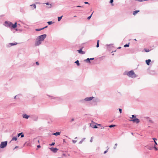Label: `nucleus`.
<instances>
[{"label": "nucleus", "mask_w": 158, "mask_h": 158, "mask_svg": "<svg viewBox=\"0 0 158 158\" xmlns=\"http://www.w3.org/2000/svg\"><path fill=\"white\" fill-rule=\"evenodd\" d=\"M152 139L154 140V142H155V141H156V140H157V139L155 138H153Z\"/></svg>", "instance_id": "nucleus-44"}, {"label": "nucleus", "mask_w": 158, "mask_h": 158, "mask_svg": "<svg viewBox=\"0 0 158 158\" xmlns=\"http://www.w3.org/2000/svg\"><path fill=\"white\" fill-rule=\"evenodd\" d=\"M77 137H75V139H77Z\"/></svg>", "instance_id": "nucleus-60"}, {"label": "nucleus", "mask_w": 158, "mask_h": 158, "mask_svg": "<svg viewBox=\"0 0 158 158\" xmlns=\"http://www.w3.org/2000/svg\"><path fill=\"white\" fill-rule=\"evenodd\" d=\"M150 50L149 49H145V51L146 52H149Z\"/></svg>", "instance_id": "nucleus-40"}, {"label": "nucleus", "mask_w": 158, "mask_h": 158, "mask_svg": "<svg viewBox=\"0 0 158 158\" xmlns=\"http://www.w3.org/2000/svg\"><path fill=\"white\" fill-rule=\"evenodd\" d=\"M89 59H90V60H93L94 59V58H89Z\"/></svg>", "instance_id": "nucleus-46"}, {"label": "nucleus", "mask_w": 158, "mask_h": 158, "mask_svg": "<svg viewBox=\"0 0 158 158\" xmlns=\"http://www.w3.org/2000/svg\"><path fill=\"white\" fill-rule=\"evenodd\" d=\"M17 44V43L15 42L14 43H10L9 44H8L7 46L8 47H10L11 46L15 45Z\"/></svg>", "instance_id": "nucleus-9"}, {"label": "nucleus", "mask_w": 158, "mask_h": 158, "mask_svg": "<svg viewBox=\"0 0 158 158\" xmlns=\"http://www.w3.org/2000/svg\"><path fill=\"white\" fill-rule=\"evenodd\" d=\"M82 48H81L80 49L78 50L77 51H78V52L79 53L82 54H85V52L83 51H82Z\"/></svg>", "instance_id": "nucleus-10"}, {"label": "nucleus", "mask_w": 158, "mask_h": 158, "mask_svg": "<svg viewBox=\"0 0 158 158\" xmlns=\"http://www.w3.org/2000/svg\"><path fill=\"white\" fill-rule=\"evenodd\" d=\"M85 139V138H83L79 142V144H81L83 142L84 140Z\"/></svg>", "instance_id": "nucleus-20"}, {"label": "nucleus", "mask_w": 158, "mask_h": 158, "mask_svg": "<svg viewBox=\"0 0 158 158\" xmlns=\"http://www.w3.org/2000/svg\"><path fill=\"white\" fill-rule=\"evenodd\" d=\"M85 61H86L87 63H90V61L89 58H88L86 59L85 60Z\"/></svg>", "instance_id": "nucleus-19"}, {"label": "nucleus", "mask_w": 158, "mask_h": 158, "mask_svg": "<svg viewBox=\"0 0 158 158\" xmlns=\"http://www.w3.org/2000/svg\"><path fill=\"white\" fill-rule=\"evenodd\" d=\"M113 2H114L113 0H110V3L111 4L112 6L114 5V4H113Z\"/></svg>", "instance_id": "nucleus-27"}, {"label": "nucleus", "mask_w": 158, "mask_h": 158, "mask_svg": "<svg viewBox=\"0 0 158 158\" xmlns=\"http://www.w3.org/2000/svg\"><path fill=\"white\" fill-rule=\"evenodd\" d=\"M75 63H76L77 65L79 66L80 65V63H79V61L78 60H77L75 62Z\"/></svg>", "instance_id": "nucleus-22"}, {"label": "nucleus", "mask_w": 158, "mask_h": 158, "mask_svg": "<svg viewBox=\"0 0 158 158\" xmlns=\"http://www.w3.org/2000/svg\"><path fill=\"white\" fill-rule=\"evenodd\" d=\"M58 158H62L61 157H58Z\"/></svg>", "instance_id": "nucleus-64"}, {"label": "nucleus", "mask_w": 158, "mask_h": 158, "mask_svg": "<svg viewBox=\"0 0 158 158\" xmlns=\"http://www.w3.org/2000/svg\"><path fill=\"white\" fill-rule=\"evenodd\" d=\"M139 10H136L135 11H134L133 12V15H135L136 14H137L139 12Z\"/></svg>", "instance_id": "nucleus-17"}, {"label": "nucleus", "mask_w": 158, "mask_h": 158, "mask_svg": "<svg viewBox=\"0 0 158 158\" xmlns=\"http://www.w3.org/2000/svg\"><path fill=\"white\" fill-rule=\"evenodd\" d=\"M76 16H76V15H75V16H74V17H76Z\"/></svg>", "instance_id": "nucleus-59"}, {"label": "nucleus", "mask_w": 158, "mask_h": 158, "mask_svg": "<svg viewBox=\"0 0 158 158\" xmlns=\"http://www.w3.org/2000/svg\"><path fill=\"white\" fill-rule=\"evenodd\" d=\"M154 143L155 145H157V143L156 141H155Z\"/></svg>", "instance_id": "nucleus-53"}, {"label": "nucleus", "mask_w": 158, "mask_h": 158, "mask_svg": "<svg viewBox=\"0 0 158 158\" xmlns=\"http://www.w3.org/2000/svg\"><path fill=\"white\" fill-rule=\"evenodd\" d=\"M63 141L64 143L65 142V139H63Z\"/></svg>", "instance_id": "nucleus-56"}, {"label": "nucleus", "mask_w": 158, "mask_h": 158, "mask_svg": "<svg viewBox=\"0 0 158 158\" xmlns=\"http://www.w3.org/2000/svg\"><path fill=\"white\" fill-rule=\"evenodd\" d=\"M48 27V26H46L42 28V30L44 29V28H46Z\"/></svg>", "instance_id": "nucleus-45"}, {"label": "nucleus", "mask_w": 158, "mask_h": 158, "mask_svg": "<svg viewBox=\"0 0 158 158\" xmlns=\"http://www.w3.org/2000/svg\"><path fill=\"white\" fill-rule=\"evenodd\" d=\"M38 142H39V140H38Z\"/></svg>", "instance_id": "nucleus-63"}, {"label": "nucleus", "mask_w": 158, "mask_h": 158, "mask_svg": "<svg viewBox=\"0 0 158 158\" xmlns=\"http://www.w3.org/2000/svg\"><path fill=\"white\" fill-rule=\"evenodd\" d=\"M17 97V95H16L15 96L14 98L15 99H17V98H16Z\"/></svg>", "instance_id": "nucleus-55"}, {"label": "nucleus", "mask_w": 158, "mask_h": 158, "mask_svg": "<svg viewBox=\"0 0 158 158\" xmlns=\"http://www.w3.org/2000/svg\"><path fill=\"white\" fill-rule=\"evenodd\" d=\"M148 121H149V122H150L151 123H153L152 121L151 120V119H149V120Z\"/></svg>", "instance_id": "nucleus-43"}, {"label": "nucleus", "mask_w": 158, "mask_h": 158, "mask_svg": "<svg viewBox=\"0 0 158 158\" xmlns=\"http://www.w3.org/2000/svg\"><path fill=\"white\" fill-rule=\"evenodd\" d=\"M124 74L126 75L129 77L132 78L136 77V75L133 70H131L129 72L126 71L124 73Z\"/></svg>", "instance_id": "nucleus-2"}, {"label": "nucleus", "mask_w": 158, "mask_h": 158, "mask_svg": "<svg viewBox=\"0 0 158 158\" xmlns=\"http://www.w3.org/2000/svg\"><path fill=\"white\" fill-rule=\"evenodd\" d=\"M131 116H132V118H135L136 117V116L135 115H131Z\"/></svg>", "instance_id": "nucleus-31"}, {"label": "nucleus", "mask_w": 158, "mask_h": 158, "mask_svg": "<svg viewBox=\"0 0 158 158\" xmlns=\"http://www.w3.org/2000/svg\"><path fill=\"white\" fill-rule=\"evenodd\" d=\"M31 6H33L34 8V9H35L36 7V6L35 5V4H33V5H30Z\"/></svg>", "instance_id": "nucleus-32"}, {"label": "nucleus", "mask_w": 158, "mask_h": 158, "mask_svg": "<svg viewBox=\"0 0 158 158\" xmlns=\"http://www.w3.org/2000/svg\"><path fill=\"white\" fill-rule=\"evenodd\" d=\"M60 132H56V133H53L52 135H56V136H57V135H60Z\"/></svg>", "instance_id": "nucleus-16"}, {"label": "nucleus", "mask_w": 158, "mask_h": 158, "mask_svg": "<svg viewBox=\"0 0 158 158\" xmlns=\"http://www.w3.org/2000/svg\"><path fill=\"white\" fill-rule=\"evenodd\" d=\"M54 22H53L52 21H48V25H50L53 23Z\"/></svg>", "instance_id": "nucleus-25"}, {"label": "nucleus", "mask_w": 158, "mask_h": 158, "mask_svg": "<svg viewBox=\"0 0 158 158\" xmlns=\"http://www.w3.org/2000/svg\"><path fill=\"white\" fill-rule=\"evenodd\" d=\"M154 148L156 150H158L157 148L155 146H154Z\"/></svg>", "instance_id": "nucleus-49"}, {"label": "nucleus", "mask_w": 158, "mask_h": 158, "mask_svg": "<svg viewBox=\"0 0 158 158\" xmlns=\"http://www.w3.org/2000/svg\"><path fill=\"white\" fill-rule=\"evenodd\" d=\"M97 125H99V126H100V125H100V124H97Z\"/></svg>", "instance_id": "nucleus-58"}, {"label": "nucleus", "mask_w": 158, "mask_h": 158, "mask_svg": "<svg viewBox=\"0 0 158 158\" xmlns=\"http://www.w3.org/2000/svg\"><path fill=\"white\" fill-rule=\"evenodd\" d=\"M152 148H153V147H149L148 148V149H149V150H152Z\"/></svg>", "instance_id": "nucleus-38"}, {"label": "nucleus", "mask_w": 158, "mask_h": 158, "mask_svg": "<svg viewBox=\"0 0 158 158\" xmlns=\"http://www.w3.org/2000/svg\"><path fill=\"white\" fill-rule=\"evenodd\" d=\"M63 16L62 15L60 17H58V21H60L61 20L62 17H63Z\"/></svg>", "instance_id": "nucleus-23"}, {"label": "nucleus", "mask_w": 158, "mask_h": 158, "mask_svg": "<svg viewBox=\"0 0 158 158\" xmlns=\"http://www.w3.org/2000/svg\"><path fill=\"white\" fill-rule=\"evenodd\" d=\"M35 64L36 65H39V62H38V61H36V62H35Z\"/></svg>", "instance_id": "nucleus-42"}, {"label": "nucleus", "mask_w": 158, "mask_h": 158, "mask_svg": "<svg viewBox=\"0 0 158 158\" xmlns=\"http://www.w3.org/2000/svg\"><path fill=\"white\" fill-rule=\"evenodd\" d=\"M7 141L2 142L0 145V148H5L7 145Z\"/></svg>", "instance_id": "nucleus-4"}, {"label": "nucleus", "mask_w": 158, "mask_h": 158, "mask_svg": "<svg viewBox=\"0 0 158 158\" xmlns=\"http://www.w3.org/2000/svg\"><path fill=\"white\" fill-rule=\"evenodd\" d=\"M94 97H87L85 98L84 99H82L81 100V101L83 102L84 103L85 101H89L91 100Z\"/></svg>", "instance_id": "nucleus-5"}, {"label": "nucleus", "mask_w": 158, "mask_h": 158, "mask_svg": "<svg viewBox=\"0 0 158 158\" xmlns=\"http://www.w3.org/2000/svg\"><path fill=\"white\" fill-rule=\"evenodd\" d=\"M134 40H135V41H136V39H135Z\"/></svg>", "instance_id": "nucleus-61"}, {"label": "nucleus", "mask_w": 158, "mask_h": 158, "mask_svg": "<svg viewBox=\"0 0 158 158\" xmlns=\"http://www.w3.org/2000/svg\"><path fill=\"white\" fill-rule=\"evenodd\" d=\"M41 30H42V28H40V29H35V31H40Z\"/></svg>", "instance_id": "nucleus-30"}, {"label": "nucleus", "mask_w": 158, "mask_h": 158, "mask_svg": "<svg viewBox=\"0 0 158 158\" xmlns=\"http://www.w3.org/2000/svg\"><path fill=\"white\" fill-rule=\"evenodd\" d=\"M130 121H132L133 123H139L140 122L139 119L137 118H133V119L130 120Z\"/></svg>", "instance_id": "nucleus-7"}, {"label": "nucleus", "mask_w": 158, "mask_h": 158, "mask_svg": "<svg viewBox=\"0 0 158 158\" xmlns=\"http://www.w3.org/2000/svg\"><path fill=\"white\" fill-rule=\"evenodd\" d=\"M17 27V23L15 22L14 24H13L12 23V25H11V27H12L13 28H15Z\"/></svg>", "instance_id": "nucleus-14"}, {"label": "nucleus", "mask_w": 158, "mask_h": 158, "mask_svg": "<svg viewBox=\"0 0 158 158\" xmlns=\"http://www.w3.org/2000/svg\"><path fill=\"white\" fill-rule=\"evenodd\" d=\"M51 150L54 153H56L58 150V149L56 148H54L53 147L50 148Z\"/></svg>", "instance_id": "nucleus-8"}, {"label": "nucleus", "mask_w": 158, "mask_h": 158, "mask_svg": "<svg viewBox=\"0 0 158 158\" xmlns=\"http://www.w3.org/2000/svg\"><path fill=\"white\" fill-rule=\"evenodd\" d=\"M84 3L85 4H89L88 2H85Z\"/></svg>", "instance_id": "nucleus-50"}, {"label": "nucleus", "mask_w": 158, "mask_h": 158, "mask_svg": "<svg viewBox=\"0 0 158 158\" xmlns=\"http://www.w3.org/2000/svg\"><path fill=\"white\" fill-rule=\"evenodd\" d=\"M77 140H72L73 142V143H75L77 142Z\"/></svg>", "instance_id": "nucleus-39"}, {"label": "nucleus", "mask_w": 158, "mask_h": 158, "mask_svg": "<svg viewBox=\"0 0 158 158\" xmlns=\"http://www.w3.org/2000/svg\"><path fill=\"white\" fill-rule=\"evenodd\" d=\"M48 96L51 98V99H55L57 101H60L62 100V98H61L56 97L52 96H50L49 95H48Z\"/></svg>", "instance_id": "nucleus-6"}, {"label": "nucleus", "mask_w": 158, "mask_h": 158, "mask_svg": "<svg viewBox=\"0 0 158 158\" xmlns=\"http://www.w3.org/2000/svg\"><path fill=\"white\" fill-rule=\"evenodd\" d=\"M65 154H63L62 155V156H65Z\"/></svg>", "instance_id": "nucleus-54"}, {"label": "nucleus", "mask_w": 158, "mask_h": 158, "mask_svg": "<svg viewBox=\"0 0 158 158\" xmlns=\"http://www.w3.org/2000/svg\"><path fill=\"white\" fill-rule=\"evenodd\" d=\"M47 35L44 34L38 36L36 39L35 45L37 46L40 45L41 43L46 38Z\"/></svg>", "instance_id": "nucleus-1"}, {"label": "nucleus", "mask_w": 158, "mask_h": 158, "mask_svg": "<svg viewBox=\"0 0 158 158\" xmlns=\"http://www.w3.org/2000/svg\"><path fill=\"white\" fill-rule=\"evenodd\" d=\"M20 136H21V138H23L24 137V135L23 132H21L17 134V136L18 137H19Z\"/></svg>", "instance_id": "nucleus-12"}, {"label": "nucleus", "mask_w": 158, "mask_h": 158, "mask_svg": "<svg viewBox=\"0 0 158 158\" xmlns=\"http://www.w3.org/2000/svg\"><path fill=\"white\" fill-rule=\"evenodd\" d=\"M90 126L94 128H98V127L95 125L94 126V125L92 124H90Z\"/></svg>", "instance_id": "nucleus-18"}, {"label": "nucleus", "mask_w": 158, "mask_h": 158, "mask_svg": "<svg viewBox=\"0 0 158 158\" xmlns=\"http://www.w3.org/2000/svg\"><path fill=\"white\" fill-rule=\"evenodd\" d=\"M46 5H50L51 6V4H49V3L48 2H47V3H46ZM51 6H50V7H49L50 8H51Z\"/></svg>", "instance_id": "nucleus-36"}, {"label": "nucleus", "mask_w": 158, "mask_h": 158, "mask_svg": "<svg viewBox=\"0 0 158 158\" xmlns=\"http://www.w3.org/2000/svg\"><path fill=\"white\" fill-rule=\"evenodd\" d=\"M77 7H83V6H77Z\"/></svg>", "instance_id": "nucleus-48"}, {"label": "nucleus", "mask_w": 158, "mask_h": 158, "mask_svg": "<svg viewBox=\"0 0 158 158\" xmlns=\"http://www.w3.org/2000/svg\"><path fill=\"white\" fill-rule=\"evenodd\" d=\"M116 125H111L109 126V127L110 128H112L113 127H115Z\"/></svg>", "instance_id": "nucleus-29"}, {"label": "nucleus", "mask_w": 158, "mask_h": 158, "mask_svg": "<svg viewBox=\"0 0 158 158\" xmlns=\"http://www.w3.org/2000/svg\"><path fill=\"white\" fill-rule=\"evenodd\" d=\"M129 43L128 44H126L124 45V47H129Z\"/></svg>", "instance_id": "nucleus-26"}, {"label": "nucleus", "mask_w": 158, "mask_h": 158, "mask_svg": "<svg viewBox=\"0 0 158 158\" xmlns=\"http://www.w3.org/2000/svg\"><path fill=\"white\" fill-rule=\"evenodd\" d=\"M93 141V139H92V137H91L90 140V142H92Z\"/></svg>", "instance_id": "nucleus-47"}, {"label": "nucleus", "mask_w": 158, "mask_h": 158, "mask_svg": "<svg viewBox=\"0 0 158 158\" xmlns=\"http://www.w3.org/2000/svg\"><path fill=\"white\" fill-rule=\"evenodd\" d=\"M18 147H18V146H15V147L14 148V149H15V148H18Z\"/></svg>", "instance_id": "nucleus-51"}, {"label": "nucleus", "mask_w": 158, "mask_h": 158, "mask_svg": "<svg viewBox=\"0 0 158 158\" xmlns=\"http://www.w3.org/2000/svg\"><path fill=\"white\" fill-rule=\"evenodd\" d=\"M37 147L38 148H40V145H38V146H37Z\"/></svg>", "instance_id": "nucleus-52"}, {"label": "nucleus", "mask_w": 158, "mask_h": 158, "mask_svg": "<svg viewBox=\"0 0 158 158\" xmlns=\"http://www.w3.org/2000/svg\"><path fill=\"white\" fill-rule=\"evenodd\" d=\"M17 140V137H16L14 136L12 138L11 140V141H13V140L16 141Z\"/></svg>", "instance_id": "nucleus-21"}, {"label": "nucleus", "mask_w": 158, "mask_h": 158, "mask_svg": "<svg viewBox=\"0 0 158 158\" xmlns=\"http://www.w3.org/2000/svg\"><path fill=\"white\" fill-rule=\"evenodd\" d=\"M32 118L34 121H37L38 120V117L36 115L32 116Z\"/></svg>", "instance_id": "nucleus-11"}, {"label": "nucleus", "mask_w": 158, "mask_h": 158, "mask_svg": "<svg viewBox=\"0 0 158 158\" xmlns=\"http://www.w3.org/2000/svg\"><path fill=\"white\" fill-rule=\"evenodd\" d=\"M74 118H72L71 119V120L70 121V122L71 123L73 121H74Z\"/></svg>", "instance_id": "nucleus-33"}, {"label": "nucleus", "mask_w": 158, "mask_h": 158, "mask_svg": "<svg viewBox=\"0 0 158 158\" xmlns=\"http://www.w3.org/2000/svg\"><path fill=\"white\" fill-rule=\"evenodd\" d=\"M118 109L120 113H121L122 111V109H121L120 108H119Z\"/></svg>", "instance_id": "nucleus-37"}, {"label": "nucleus", "mask_w": 158, "mask_h": 158, "mask_svg": "<svg viewBox=\"0 0 158 158\" xmlns=\"http://www.w3.org/2000/svg\"><path fill=\"white\" fill-rule=\"evenodd\" d=\"M29 117V116L27 115L26 114H23V118L28 119Z\"/></svg>", "instance_id": "nucleus-13"}, {"label": "nucleus", "mask_w": 158, "mask_h": 158, "mask_svg": "<svg viewBox=\"0 0 158 158\" xmlns=\"http://www.w3.org/2000/svg\"><path fill=\"white\" fill-rule=\"evenodd\" d=\"M94 12H93L92 13V14H91V15L89 16V17H88V18H87V19H90V18H91V17H92V16L93 15V13H94Z\"/></svg>", "instance_id": "nucleus-28"}, {"label": "nucleus", "mask_w": 158, "mask_h": 158, "mask_svg": "<svg viewBox=\"0 0 158 158\" xmlns=\"http://www.w3.org/2000/svg\"><path fill=\"white\" fill-rule=\"evenodd\" d=\"M12 25V23L8 21H5L4 22L3 25L5 27H11V25Z\"/></svg>", "instance_id": "nucleus-3"}, {"label": "nucleus", "mask_w": 158, "mask_h": 158, "mask_svg": "<svg viewBox=\"0 0 158 158\" xmlns=\"http://www.w3.org/2000/svg\"><path fill=\"white\" fill-rule=\"evenodd\" d=\"M107 148H108V149H107V150H106V151H105L104 152V154H106V153H107V152L108 150L109 149V148H108V147L107 146Z\"/></svg>", "instance_id": "nucleus-35"}, {"label": "nucleus", "mask_w": 158, "mask_h": 158, "mask_svg": "<svg viewBox=\"0 0 158 158\" xmlns=\"http://www.w3.org/2000/svg\"><path fill=\"white\" fill-rule=\"evenodd\" d=\"M151 61V60L150 59H148L146 60V63L147 65H149L150 64V63Z\"/></svg>", "instance_id": "nucleus-15"}, {"label": "nucleus", "mask_w": 158, "mask_h": 158, "mask_svg": "<svg viewBox=\"0 0 158 158\" xmlns=\"http://www.w3.org/2000/svg\"><path fill=\"white\" fill-rule=\"evenodd\" d=\"M55 143L54 142H52L51 144H50L51 146H53L55 144Z\"/></svg>", "instance_id": "nucleus-41"}, {"label": "nucleus", "mask_w": 158, "mask_h": 158, "mask_svg": "<svg viewBox=\"0 0 158 158\" xmlns=\"http://www.w3.org/2000/svg\"><path fill=\"white\" fill-rule=\"evenodd\" d=\"M121 48V47H119L118 48V49H120Z\"/></svg>", "instance_id": "nucleus-57"}, {"label": "nucleus", "mask_w": 158, "mask_h": 158, "mask_svg": "<svg viewBox=\"0 0 158 158\" xmlns=\"http://www.w3.org/2000/svg\"><path fill=\"white\" fill-rule=\"evenodd\" d=\"M99 40H97V42L96 47L97 48H98L99 47Z\"/></svg>", "instance_id": "nucleus-24"}, {"label": "nucleus", "mask_w": 158, "mask_h": 158, "mask_svg": "<svg viewBox=\"0 0 158 158\" xmlns=\"http://www.w3.org/2000/svg\"><path fill=\"white\" fill-rule=\"evenodd\" d=\"M131 134L133 135V133H131Z\"/></svg>", "instance_id": "nucleus-62"}, {"label": "nucleus", "mask_w": 158, "mask_h": 158, "mask_svg": "<svg viewBox=\"0 0 158 158\" xmlns=\"http://www.w3.org/2000/svg\"><path fill=\"white\" fill-rule=\"evenodd\" d=\"M117 145V143H115V144L114 146V147L113 148L114 149H115L116 148Z\"/></svg>", "instance_id": "nucleus-34"}]
</instances>
